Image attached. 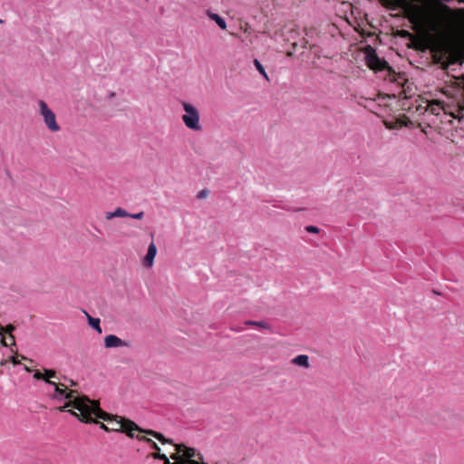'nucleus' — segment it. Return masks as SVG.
<instances>
[{"label":"nucleus","mask_w":464,"mask_h":464,"mask_svg":"<svg viewBox=\"0 0 464 464\" xmlns=\"http://www.w3.org/2000/svg\"><path fill=\"white\" fill-rule=\"evenodd\" d=\"M176 455L172 456V459H175L173 463L169 461L165 454L158 453L154 457L164 459L165 464H201L202 457L195 449L180 444L176 445Z\"/></svg>","instance_id":"nucleus-2"},{"label":"nucleus","mask_w":464,"mask_h":464,"mask_svg":"<svg viewBox=\"0 0 464 464\" xmlns=\"http://www.w3.org/2000/svg\"><path fill=\"white\" fill-rule=\"evenodd\" d=\"M47 384L53 388V398L60 401H64L62 411L67 407H72L78 412L69 411L79 420L91 423L95 422L96 419H106L107 416L99 407L98 402L91 401L85 396H79L75 391L67 392L61 389L55 382L47 381Z\"/></svg>","instance_id":"nucleus-1"},{"label":"nucleus","mask_w":464,"mask_h":464,"mask_svg":"<svg viewBox=\"0 0 464 464\" xmlns=\"http://www.w3.org/2000/svg\"><path fill=\"white\" fill-rule=\"evenodd\" d=\"M9 360L13 362V364H18V361L15 359L14 356H10Z\"/></svg>","instance_id":"nucleus-24"},{"label":"nucleus","mask_w":464,"mask_h":464,"mask_svg":"<svg viewBox=\"0 0 464 464\" xmlns=\"http://www.w3.org/2000/svg\"><path fill=\"white\" fill-rule=\"evenodd\" d=\"M246 324H248V325H256V326H259L261 328H264V329H268L269 328V325L264 322V321H247L246 322Z\"/></svg>","instance_id":"nucleus-16"},{"label":"nucleus","mask_w":464,"mask_h":464,"mask_svg":"<svg viewBox=\"0 0 464 464\" xmlns=\"http://www.w3.org/2000/svg\"><path fill=\"white\" fill-rule=\"evenodd\" d=\"M44 381L47 382V381H50V378H53L55 376V372L52 370H45L44 371Z\"/></svg>","instance_id":"nucleus-18"},{"label":"nucleus","mask_w":464,"mask_h":464,"mask_svg":"<svg viewBox=\"0 0 464 464\" xmlns=\"http://www.w3.org/2000/svg\"><path fill=\"white\" fill-rule=\"evenodd\" d=\"M157 255V246L154 242H151L149 245L147 254L144 257L143 264L147 267H151L153 266L154 258Z\"/></svg>","instance_id":"nucleus-9"},{"label":"nucleus","mask_w":464,"mask_h":464,"mask_svg":"<svg viewBox=\"0 0 464 464\" xmlns=\"http://www.w3.org/2000/svg\"><path fill=\"white\" fill-rule=\"evenodd\" d=\"M254 64L256 68V70L260 72V74L266 80L269 81V77L264 68V66L261 64L258 59L254 60Z\"/></svg>","instance_id":"nucleus-15"},{"label":"nucleus","mask_w":464,"mask_h":464,"mask_svg":"<svg viewBox=\"0 0 464 464\" xmlns=\"http://www.w3.org/2000/svg\"><path fill=\"white\" fill-rule=\"evenodd\" d=\"M426 111H430L433 115H439L441 111L447 112L446 107L439 101L429 102Z\"/></svg>","instance_id":"nucleus-10"},{"label":"nucleus","mask_w":464,"mask_h":464,"mask_svg":"<svg viewBox=\"0 0 464 464\" xmlns=\"http://www.w3.org/2000/svg\"><path fill=\"white\" fill-rule=\"evenodd\" d=\"M100 428H101V429H103V430H110V429H109L105 424H103V423H101V424H100Z\"/></svg>","instance_id":"nucleus-25"},{"label":"nucleus","mask_w":464,"mask_h":464,"mask_svg":"<svg viewBox=\"0 0 464 464\" xmlns=\"http://www.w3.org/2000/svg\"><path fill=\"white\" fill-rule=\"evenodd\" d=\"M208 16L214 22L217 23V24L221 28V29H226L227 28V23L225 21V19L223 17H221L219 14H216V13H212V12H208Z\"/></svg>","instance_id":"nucleus-12"},{"label":"nucleus","mask_w":464,"mask_h":464,"mask_svg":"<svg viewBox=\"0 0 464 464\" xmlns=\"http://www.w3.org/2000/svg\"><path fill=\"white\" fill-rule=\"evenodd\" d=\"M128 216H129V213L121 208H117L114 211L106 213L107 219H111L113 218H126Z\"/></svg>","instance_id":"nucleus-13"},{"label":"nucleus","mask_w":464,"mask_h":464,"mask_svg":"<svg viewBox=\"0 0 464 464\" xmlns=\"http://www.w3.org/2000/svg\"><path fill=\"white\" fill-rule=\"evenodd\" d=\"M305 230H306L307 232H309V233H314V234H316V233H318V232H319V228H318L317 227H315V226H312V225H310V226H306V227H305Z\"/></svg>","instance_id":"nucleus-19"},{"label":"nucleus","mask_w":464,"mask_h":464,"mask_svg":"<svg viewBox=\"0 0 464 464\" xmlns=\"http://www.w3.org/2000/svg\"><path fill=\"white\" fill-rule=\"evenodd\" d=\"M208 193H209V191L208 189H202L198 194V198H206L208 195Z\"/></svg>","instance_id":"nucleus-21"},{"label":"nucleus","mask_w":464,"mask_h":464,"mask_svg":"<svg viewBox=\"0 0 464 464\" xmlns=\"http://www.w3.org/2000/svg\"><path fill=\"white\" fill-rule=\"evenodd\" d=\"M34 377L37 380H44V375L39 371L34 372Z\"/></svg>","instance_id":"nucleus-22"},{"label":"nucleus","mask_w":464,"mask_h":464,"mask_svg":"<svg viewBox=\"0 0 464 464\" xmlns=\"http://www.w3.org/2000/svg\"><path fill=\"white\" fill-rule=\"evenodd\" d=\"M181 106L184 110V114L181 119L184 125L193 131H201L203 127L200 123V114L198 108L188 102H181Z\"/></svg>","instance_id":"nucleus-3"},{"label":"nucleus","mask_w":464,"mask_h":464,"mask_svg":"<svg viewBox=\"0 0 464 464\" xmlns=\"http://www.w3.org/2000/svg\"><path fill=\"white\" fill-rule=\"evenodd\" d=\"M104 345L106 348H119V347H129L130 343L121 340L120 337L114 334L106 335L104 338Z\"/></svg>","instance_id":"nucleus-6"},{"label":"nucleus","mask_w":464,"mask_h":464,"mask_svg":"<svg viewBox=\"0 0 464 464\" xmlns=\"http://www.w3.org/2000/svg\"><path fill=\"white\" fill-rule=\"evenodd\" d=\"M39 113L43 117V120L48 128V130L52 132H57L60 130V126L56 122V117L54 112L48 107L47 103L43 101H38Z\"/></svg>","instance_id":"nucleus-5"},{"label":"nucleus","mask_w":464,"mask_h":464,"mask_svg":"<svg viewBox=\"0 0 464 464\" xmlns=\"http://www.w3.org/2000/svg\"><path fill=\"white\" fill-rule=\"evenodd\" d=\"M86 315H87V318H88L89 325L92 328L95 329L99 334H102V327H101V324H100V323H101L100 319L99 318L92 317L87 313H86Z\"/></svg>","instance_id":"nucleus-14"},{"label":"nucleus","mask_w":464,"mask_h":464,"mask_svg":"<svg viewBox=\"0 0 464 464\" xmlns=\"http://www.w3.org/2000/svg\"><path fill=\"white\" fill-rule=\"evenodd\" d=\"M366 63L371 69L377 71L384 68L385 62L380 59L373 51H371L366 54Z\"/></svg>","instance_id":"nucleus-7"},{"label":"nucleus","mask_w":464,"mask_h":464,"mask_svg":"<svg viewBox=\"0 0 464 464\" xmlns=\"http://www.w3.org/2000/svg\"><path fill=\"white\" fill-rule=\"evenodd\" d=\"M146 433H149V434L153 435L155 438H157V439H158L160 441H161L162 443H165V442H166V440H165V439H164L163 435H162V434H160V433H158V432H156V431H152V430L146 431Z\"/></svg>","instance_id":"nucleus-17"},{"label":"nucleus","mask_w":464,"mask_h":464,"mask_svg":"<svg viewBox=\"0 0 464 464\" xmlns=\"http://www.w3.org/2000/svg\"><path fill=\"white\" fill-rule=\"evenodd\" d=\"M144 216V212L143 211H140L139 213H135V214H130L129 213V216L130 218H134V219H141Z\"/></svg>","instance_id":"nucleus-20"},{"label":"nucleus","mask_w":464,"mask_h":464,"mask_svg":"<svg viewBox=\"0 0 464 464\" xmlns=\"http://www.w3.org/2000/svg\"><path fill=\"white\" fill-rule=\"evenodd\" d=\"M14 329V327L13 325L0 327V335L2 336V343L4 346L14 344V337L12 335Z\"/></svg>","instance_id":"nucleus-8"},{"label":"nucleus","mask_w":464,"mask_h":464,"mask_svg":"<svg viewBox=\"0 0 464 464\" xmlns=\"http://www.w3.org/2000/svg\"><path fill=\"white\" fill-rule=\"evenodd\" d=\"M148 441H150L151 443V448L152 449H154V450H156L158 451L160 450V448L158 447V445L154 441H152L150 440H148Z\"/></svg>","instance_id":"nucleus-23"},{"label":"nucleus","mask_w":464,"mask_h":464,"mask_svg":"<svg viewBox=\"0 0 464 464\" xmlns=\"http://www.w3.org/2000/svg\"><path fill=\"white\" fill-rule=\"evenodd\" d=\"M292 363L304 368H309V357L305 354H299L292 359Z\"/></svg>","instance_id":"nucleus-11"},{"label":"nucleus","mask_w":464,"mask_h":464,"mask_svg":"<svg viewBox=\"0 0 464 464\" xmlns=\"http://www.w3.org/2000/svg\"><path fill=\"white\" fill-rule=\"evenodd\" d=\"M104 413L106 414L107 418L102 420L109 421V423L111 425V427L110 428L111 430L124 431L130 438L135 437L133 433L134 431L140 430L138 425L130 420H126L123 418L117 420L116 418H112L110 414L106 412Z\"/></svg>","instance_id":"nucleus-4"}]
</instances>
